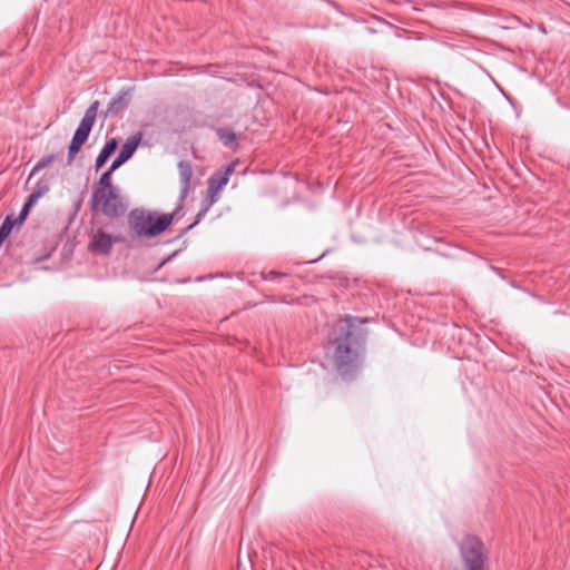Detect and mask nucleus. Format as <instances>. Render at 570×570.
Returning a JSON list of instances; mask_svg holds the SVG:
<instances>
[{"label": "nucleus", "instance_id": "f257e3e1", "mask_svg": "<svg viewBox=\"0 0 570 570\" xmlns=\"http://www.w3.org/2000/svg\"><path fill=\"white\" fill-rule=\"evenodd\" d=\"M365 323L367 318L347 315L328 334L333 365L345 381L355 380L363 366L367 331L361 325Z\"/></svg>", "mask_w": 570, "mask_h": 570}, {"label": "nucleus", "instance_id": "f03ea898", "mask_svg": "<svg viewBox=\"0 0 570 570\" xmlns=\"http://www.w3.org/2000/svg\"><path fill=\"white\" fill-rule=\"evenodd\" d=\"M169 217L141 207L131 209L127 215V225L131 239L155 238L168 229Z\"/></svg>", "mask_w": 570, "mask_h": 570}, {"label": "nucleus", "instance_id": "7ed1b4c3", "mask_svg": "<svg viewBox=\"0 0 570 570\" xmlns=\"http://www.w3.org/2000/svg\"><path fill=\"white\" fill-rule=\"evenodd\" d=\"M463 570H489V556L476 535L466 534L459 547Z\"/></svg>", "mask_w": 570, "mask_h": 570}, {"label": "nucleus", "instance_id": "20e7f679", "mask_svg": "<svg viewBox=\"0 0 570 570\" xmlns=\"http://www.w3.org/2000/svg\"><path fill=\"white\" fill-rule=\"evenodd\" d=\"M91 209L108 218H119L127 212V205L117 188H111L105 189L100 195L98 191L92 193Z\"/></svg>", "mask_w": 570, "mask_h": 570}, {"label": "nucleus", "instance_id": "39448f33", "mask_svg": "<svg viewBox=\"0 0 570 570\" xmlns=\"http://www.w3.org/2000/svg\"><path fill=\"white\" fill-rule=\"evenodd\" d=\"M178 170H179V179H180V195L178 203L176 205V208L173 213L169 214H160L161 216L169 217L168 227L176 220L180 219L183 216V207L184 202L190 190V180L193 177V168L189 161L187 160H180L178 163Z\"/></svg>", "mask_w": 570, "mask_h": 570}, {"label": "nucleus", "instance_id": "423d86ee", "mask_svg": "<svg viewBox=\"0 0 570 570\" xmlns=\"http://www.w3.org/2000/svg\"><path fill=\"white\" fill-rule=\"evenodd\" d=\"M132 92V87L122 88L108 104L106 117H121L131 102Z\"/></svg>", "mask_w": 570, "mask_h": 570}, {"label": "nucleus", "instance_id": "0eeeda50", "mask_svg": "<svg viewBox=\"0 0 570 570\" xmlns=\"http://www.w3.org/2000/svg\"><path fill=\"white\" fill-rule=\"evenodd\" d=\"M235 170L234 164H228L220 169L216 170L208 179L207 193L212 198H215V194H217L224 186H226L229 181V177Z\"/></svg>", "mask_w": 570, "mask_h": 570}, {"label": "nucleus", "instance_id": "6e6552de", "mask_svg": "<svg viewBox=\"0 0 570 570\" xmlns=\"http://www.w3.org/2000/svg\"><path fill=\"white\" fill-rule=\"evenodd\" d=\"M87 249L94 255L108 256L112 249L111 234H108L102 229L96 230L92 233Z\"/></svg>", "mask_w": 570, "mask_h": 570}, {"label": "nucleus", "instance_id": "1a4fd4ad", "mask_svg": "<svg viewBox=\"0 0 570 570\" xmlns=\"http://www.w3.org/2000/svg\"><path fill=\"white\" fill-rule=\"evenodd\" d=\"M142 139L141 132H136L131 137L127 139V141L121 146L119 150V156L124 158L126 161H128L137 150L140 141Z\"/></svg>", "mask_w": 570, "mask_h": 570}, {"label": "nucleus", "instance_id": "9d476101", "mask_svg": "<svg viewBox=\"0 0 570 570\" xmlns=\"http://www.w3.org/2000/svg\"><path fill=\"white\" fill-rule=\"evenodd\" d=\"M216 135L225 147L230 149L238 147L237 136L233 129L228 127H219L216 129Z\"/></svg>", "mask_w": 570, "mask_h": 570}, {"label": "nucleus", "instance_id": "9b49d317", "mask_svg": "<svg viewBox=\"0 0 570 570\" xmlns=\"http://www.w3.org/2000/svg\"><path fill=\"white\" fill-rule=\"evenodd\" d=\"M216 199L215 198H212L209 200H205L202 203V207L199 209V212L197 213L194 222L188 225L187 227L183 228L179 234L177 235V238H180L183 237L184 235H186L189 230H191L196 225L199 224V222L203 219V217L206 215V213L208 212L209 207L212 206V204L215 202Z\"/></svg>", "mask_w": 570, "mask_h": 570}, {"label": "nucleus", "instance_id": "f8f14e48", "mask_svg": "<svg viewBox=\"0 0 570 570\" xmlns=\"http://www.w3.org/2000/svg\"><path fill=\"white\" fill-rule=\"evenodd\" d=\"M112 173L114 171H110V169L108 168L107 170H105L100 177L98 178V180L95 183V189L94 191H98L99 194L105 190V189H111V188H116L112 183H111V176H112Z\"/></svg>", "mask_w": 570, "mask_h": 570}, {"label": "nucleus", "instance_id": "ddd939ff", "mask_svg": "<svg viewBox=\"0 0 570 570\" xmlns=\"http://www.w3.org/2000/svg\"><path fill=\"white\" fill-rule=\"evenodd\" d=\"M50 189V178L48 177H41L37 184L32 193L29 195V197L33 198L36 202L43 195H46Z\"/></svg>", "mask_w": 570, "mask_h": 570}, {"label": "nucleus", "instance_id": "4468645a", "mask_svg": "<svg viewBox=\"0 0 570 570\" xmlns=\"http://www.w3.org/2000/svg\"><path fill=\"white\" fill-rule=\"evenodd\" d=\"M20 226H21V224L17 223V218L13 216V214L6 216L4 220L2 222V224L0 226V237L6 240L9 237V235L11 234L12 229L14 227H20Z\"/></svg>", "mask_w": 570, "mask_h": 570}, {"label": "nucleus", "instance_id": "2eb2a0df", "mask_svg": "<svg viewBox=\"0 0 570 570\" xmlns=\"http://www.w3.org/2000/svg\"><path fill=\"white\" fill-rule=\"evenodd\" d=\"M85 145V142L80 141L79 139L72 137L69 147H68V156H67V164L71 165L77 156V154L81 150V147Z\"/></svg>", "mask_w": 570, "mask_h": 570}, {"label": "nucleus", "instance_id": "dca6fc26", "mask_svg": "<svg viewBox=\"0 0 570 570\" xmlns=\"http://www.w3.org/2000/svg\"><path fill=\"white\" fill-rule=\"evenodd\" d=\"M56 159V155L53 154H50V155H47V156H43L32 168L31 173H30V176H29V179L36 175L38 171H40L41 169L46 168L47 166H49L53 160Z\"/></svg>", "mask_w": 570, "mask_h": 570}, {"label": "nucleus", "instance_id": "f3484780", "mask_svg": "<svg viewBox=\"0 0 570 570\" xmlns=\"http://www.w3.org/2000/svg\"><path fill=\"white\" fill-rule=\"evenodd\" d=\"M37 202L31 198V197H28V199L26 200V203L23 204L18 217L17 218V223L18 224H23L24 220L27 219L29 213H30V209L33 207V205L36 204Z\"/></svg>", "mask_w": 570, "mask_h": 570}, {"label": "nucleus", "instance_id": "a211bd4d", "mask_svg": "<svg viewBox=\"0 0 570 570\" xmlns=\"http://www.w3.org/2000/svg\"><path fill=\"white\" fill-rule=\"evenodd\" d=\"M118 145L119 142L116 138H110L105 142L100 151L111 157L116 153Z\"/></svg>", "mask_w": 570, "mask_h": 570}, {"label": "nucleus", "instance_id": "6ab92c4d", "mask_svg": "<svg viewBox=\"0 0 570 570\" xmlns=\"http://www.w3.org/2000/svg\"><path fill=\"white\" fill-rule=\"evenodd\" d=\"M90 132H91L90 130H88L86 128L83 129L82 127L78 126V128L76 129V131L73 134V137L86 144Z\"/></svg>", "mask_w": 570, "mask_h": 570}, {"label": "nucleus", "instance_id": "aec40b11", "mask_svg": "<svg viewBox=\"0 0 570 570\" xmlns=\"http://www.w3.org/2000/svg\"><path fill=\"white\" fill-rule=\"evenodd\" d=\"M110 157L107 155H104V153L99 151L96 160H95V169L96 171L100 170L102 166L108 161Z\"/></svg>", "mask_w": 570, "mask_h": 570}, {"label": "nucleus", "instance_id": "412c9836", "mask_svg": "<svg viewBox=\"0 0 570 570\" xmlns=\"http://www.w3.org/2000/svg\"><path fill=\"white\" fill-rule=\"evenodd\" d=\"M110 157L107 155H104V153L99 151L96 160H95V169L96 171L100 170L102 166L108 161Z\"/></svg>", "mask_w": 570, "mask_h": 570}, {"label": "nucleus", "instance_id": "4be33fe9", "mask_svg": "<svg viewBox=\"0 0 570 570\" xmlns=\"http://www.w3.org/2000/svg\"><path fill=\"white\" fill-rule=\"evenodd\" d=\"M98 108H99V101L96 100L86 110L85 116L96 120Z\"/></svg>", "mask_w": 570, "mask_h": 570}, {"label": "nucleus", "instance_id": "5701e85b", "mask_svg": "<svg viewBox=\"0 0 570 570\" xmlns=\"http://www.w3.org/2000/svg\"><path fill=\"white\" fill-rule=\"evenodd\" d=\"M263 278L266 279V281H272V279H275L277 277H285L287 276V274L285 273H281V272H276V271H269L267 274L263 273Z\"/></svg>", "mask_w": 570, "mask_h": 570}, {"label": "nucleus", "instance_id": "b1692460", "mask_svg": "<svg viewBox=\"0 0 570 570\" xmlns=\"http://www.w3.org/2000/svg\"><path fill=\"white\" fill-rule=\"evenodd\" d=\"M94 124L95 119L83 116L79 126L91 131Z\"/></svg>", "mask_w": 570, "mask_h": 570}, {"label": "nucleus", "instance_id": "393cba45", "mask_svg": "<svg viewBox=\"0 0 570 570\" xmlns=\"http://www.w3.org/2000/svg\"><path fill=\"white\" fill-rule=\"evenodd\" d=\"M126 163L124 158H121L119 155L112 160L111 165L109 166L110 171H115L120 166H122Z\"/></svg>", "mask_w": 570, "mask_h": 570}, {"label": "nucleus", "instance_id": "a878e982", "mask_svg": "<svg viewBox=\"0 0 570 570\" xmlns=\"http://www.w3.org/2000/svg\"><path fill=\"white\" fill-rule=\"evenodd\" d=\"M177 254V250L165 257L155 268L156 271L160 269L165 264H167L175 255Z\"/></svg>", "mask_w": 570, "mask_h": 570}, {"label": "nucleus", "instance_id": "bb28decb", "mask_svg": "<svg viewBox=\"0 0 570 570\" xmlns=\"http://www.w3.org/2000/svg\"><path fill=\"white\" fill-rule=\"evenodd\" d=\"M126 237L122 235H111V246L117 243H125Z\"/></svg>", "mask_w": 570, "mask_h": 570}, {"label": "nucleus", "instance_id": "cd10ccee", "mask_svg": "<svg viewBox=\"0 0 570 570\" xmlns=\"http://www.w3.org/2000/svg\"><path fill=\"white\" fill-rule=\"evenodd\" d=\"M492 271H494L497 274L501 275V269L495 266H491Z\"/></svg>", "mask_w": 570, "mask_h": 570}, {"label": "nucleus", "instance_id": "c85d7f7f", "mask_svg": "<svg viewBox=\"0 0 570 570\" xmlns=\"http://www.w3.org/2000/svg\"><path fill=\"white\" fill-rule=\"evenodd\" d=\"M324 255H325V253H324V254H322L320 257H317V258H315V259H313V261H309V263L318 262V261H320Z\"/></svg>", "mask_w": 570, "mask_h": 570}]
</instances>
